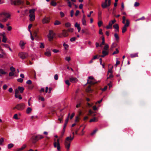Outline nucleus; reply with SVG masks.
<instances>
[{"mask_svg":"<svg viewBox=\"0 0 151 151\" xmlns=\"http://www.w3.org/2000/svg\"><path fill=\"white\" fill-rule=\"evenodd\" d=\"M72 134H73L72 137H71V136L67 137H66L64 145L67 151L69 150L71 142L73 139L74 138V132H73Z\"/></svg>","mask_w":151,"mask_h":151,"instance_id":"nucleus-1","label":"nucleus"},{"mask_svg":"<svg viewBox=\"0 0 151 151\" xmlns=\"http://www.w3.org/2000/svg\"><path fill=\"white\" fill-rule=\"evenodd\" d=\"M10 17V15L6 12H3L0 14V21L5 22Z\"/></svg>","mask_w":151,"mask_h":151,"instance_id":"nucleus-2","label":"nucleus"},{"mask_svg":"<svg viewBox=\"0 0 151 151\" xmlns=\"http://www.w3.org/2000/svg\"><path fill=\"white\" fill-rule=\"evenodd\" d=\"M25 107V105L24 103H22L17 104L13 108V109H17L18 110L22 111L23 110Z\"/></svg>","mask_w":151,"mask_h":151,"instance_id":"nucleus-3","label":"nucleus"},{"mask_svg":"<svg viewBox=\"0 0 151 151\" xmlns=\"http://www.w3.org/2000/svg\"><path fill=\"white\" fill-rule=\"evenodd\" d=\"M56 35L53 32V31L50 30L49 32V34L47 35L49 40L51 41L53 40V39Z\"/></svg>","mask_w":151,"mask_h":151,"instance_id":"nucleus-4","label":"nucleus"},{"mask_svg":"<svg viewBox=\"0 0 151 151\" xmlns=\"http://www.w3.org/2000/svg\"><path fill=\"white\" fill-rule=\"evenodd\" d=\"M111 4V0H105L104 2H103L101 6L102 8L105 9L110 6Z\"/></svg>","mask_w":151,"mask_h":151,"instance_id":"nucleus-5","label":"nucleus"},{"mask_svg":"<svg viewBox=\"0 0 151 151\" xmlns=\"http://www.w3.org/2000/svg\"><path fill=\"white\" fill-rule=\"evenodd\" d=\"M88 78L89 79L92 80L91 81H89L88 79L87 80V83L90 84V85H94L99 82V81H96L92 76H89Z\"/></svg>","mask_w":151,"mask_h":151,"instance_id":"nucleus-6","label":"nucleus"},{"mask_svg":"<svg viewBox=\"0 0 151 151\" xmlns=\"http://www.w3.org/2000/svg\"><path fill=\"white\" fill-rule=\"evenodd\" d=\"M43 138V137L42 135H37L35 136H33L31 138V139L32 143H35L38 140L42 139Z\"/></svg>","mask_w":151,"mask_h":151,"instance_id":"nucleus-7","label":"nucleus"},{"mask_svg":"<svg viewBox=\"0 0 151 151\" xmlns=\"http://www.w3.org/2000/svg\"><path fill=\"white\" fill-rule=\"evenodd\" d=\"M11 2L12 4L14 5H19L20 4L23 5L24 4V1L22 0H17V1L11 0Z\"/></svg>","mask_w":151,"mask_h":151,"instance_id":"nucleus-8","label":"nucleus"},{"mask_svg":"<svg viewBox=\"0 0 151 151\" xmlns=\"http://www.w3.org/2000/svg\"><path fill=\"white\" fill-rule=\"evenodd\" d=\"M55 142H54V146L55 148H57L58 150H60V149L59 140L58 139L56 141V139L54 140Z\"/></svg>","mask_w":151,"mask_h":151,"instance_id":"nucleus-9","label":"nucleus"},{"mask_svg":"<svg viewBox=\"0 0 151 151\" xmlns=\"http://www.w3.org/2000/svg\"><path fill=\"white\" fill-rule=\"evenodd\" d=\"M55 142H54V146L55 148H57L58 150H60V149L59 140L58 139L56 141V139L54 140Z\"/></svg>","mask_w":151,"mask_h":151,"instance_id":"nucleus-10","label":"nucleus"},{"mask_svg":"<svg viewBox=\"0 0 151 151\" xmlns=\"http://www.w3.org/2000/svg\"><path fill=\"white\" fill-rule=\"evenodd\" d=\"M18 55L20 58L24 59L28 57V54L26 52H19V53Z\"/></svg>","mask_w":151,"mask_h":151,"instance_id":"nucleus-11","label":"nucleus"},{"mask_svg":"<svg viewBox=\"0 0 151 151\" xmlns=\"http://www.w3.org/2000/svg\"><path fill=\"white\" fill-rule=\"evenodd\" d=\"M50 18L49 17H45L42 20V22L43 24L47 23L49 22Z\"/></svg>","mask_w":151,"mask_h":151,"instance_id":"nucleus-12","label":"nucleus"},{"mask_svg":"<svg viewBox=\"0 0 151 151\" xmlns=\"http://www.w3.org/2000/svg\"><path fill=\"white\" fill-rule=\"evenodd\" d=\"M78 80L76 78L71 77L69 78L70 81L72 83H75Z\"/></svg>","mask_w":151,"mask_h":151,"instance_id":"nucleus-13","label":"nucleus"},{"mask_svg":"<svg viewBox=\"0 0 151 151\" xmlns=\"http://www.w3.org/2000/svg\"><path fill=\"white\" fill-rule=\"evenodd\" d=\"M26 43L24 42L23 41L21 40L20 41L19 45L20 46L22 49H23V47L26 44Z\"/></svg>","mask_w":151,"mask_h":151,"instance_id":"nucleus-14","label":"nucleus"},{"mask_svg":"<svg viewBox=\"0 0 151 151\" xmlns=\"http://www.w3.org/2000/svg\"><path fill=\"white\" fill-rule=\"evenodd\" d=\"M67 31L65 29L63 31L62 33L64 37H66L68 35V34L67 33Z\"/></svg>","mask_w":151,"mask_h":151,"instance_id":"nucleus-15","label":"nucleus"},{"mask_svg":"<svg viewBox=\"0 0 151 151\" xmlns=\"http://www.w3.org/2000/svg\"><path fill=\"white\" fill-rule=\"evenodd\" d=\"M30 17V21H33L35 19V16L33 14H30L29 15Z\"/></svg>","mask_w":151,"mask_h":151,"instance_id":"nucleus-16","label":"nucleus"},{"mask_svg":"<svg viewBox=\"0 0 151 151\" xmlns=\"http://www.w3.org/2000/svg\"><path fill=\"white\" fill-rule=\"evenodd\" d=\"M45 54L47 56H50L51 55V53L50 51H49L48 49L46 50V52L45 53Z\"/></svg>","mask_w":151,"mask_h":151,"instance_id":"nucleus-17","label":"nucleus"},{"mask_svg":"<svg viewBox=\"0 0 151 151\" xmlns=\"http://www.w3.org/2000/svg\"><path fill=\"white\" fill-rule=\"evenodd\" d=\"M19 91L17 89H16L15 90V97L16 98H18V94Z\"/></svg>","mask_w":151,"mask_h":151,"instance_id":"nucleus-18","label":"nucleus"},{"mask_svg":"<svg viewBox=\"0 0 151 151\" xmlns=\"http://www.w3.org/2000/svg\"><path fill=\"white\" fill-rule=\"evenodd\" d=\"M7 72H6L4 71V70L0 69V76H1L2 75H5L6 74Z\"/></svg>","mask_w":151,"mask_h":151,"instance_id":"nucleus-19","label":"nucleus"},{"mask_svg":"<svg viewBox=\"0 0 151 151\" xmlns=\"http://www.w3.org/2000/svg\"><path fill=\"white\" fill-rule=\"evenodd\" d=\"M17 89L20 91V93H22L23 92L24 88L23 87L18 86Z\"/></svg>","mask_w":151,"mask_h":151,"instance_id":"nucleus-20","label":"nucleus"},{"mask_svg":"<svg viewBox=\"0 0 151 151\" xmlns=\"http://www.w3.org/2000/svg\"><path fill=\"white\" fill-rule=\"evenodd\" d=\"M86 91L87 92L90 93L93 91V90L91 88V86H89L86 89Z\"/></svg>","mask_w":151,"mask_h":151,"instance_id":"nucleus-21","label":"nucleus"},{"mask_svg":"<svg viewBox=\"0 0 151 151\" xmlns=\"http://www.w3.org/2000/svg\"><path fill=\"white\" fill-rule=\"evenodd\" d=\"M66 125L64 124V127H63V131L61 133V137H62L64 135V134L65 132V127H66Z\"/></svg>","mask_w":151,"mask_h":151,"instance_id":"nucleus-22","label":"nucleus"},{"mask_svg":"<svg viewBox=\"0 0 151 151\" xmlns=\"http://www.w3.org/2000/svg\"><path fill=\"white\" fill-rule=\"evenodd\" d=\"M26 147V145H24L21 148L18 149L17 150V151H21L24 149Z\"/></svg>","mask_w":151,"mask_h":151,"instance_id":"nucleus-23","label":"nucleus"},{"mask_svg":"<svg viewBox=\"0 0 151 151\" xmlns=\"http://www.w3.org/2000/svg\"><path fill=\"white\" fill-rule=\"evenodd\" d=\"M112 25L111 24V23L109 22L108 25L106 27V28L107 29H111L112 28Z\"/></svg>","mask_w":151,"mask_h":151,"instance_id":"nucleus-24","label":"nucleus"},{"mask_svg":"<svg viewBox=\"0 0 151 151\" xmlns=\"http://www.w3.org/2000/svg\"><path fill=\"white\" fill-rule=\"evenodd\" d=\"M114 37L116 39V40L117 41H118L119 39V37L118 34L116 33H115L114 34Z\"/></svg>","mask_w":151,"mask_h":151,"instance_id":"nucleus-25","label":"nucleus"},{"mask_svg":"<svg viewBox=\"0 0 151 151\" xmlns=\"http://www.w3.org/2000/svg\"><path fill=\"white\" fill-rule=\"evenodd\" d=\"M101 14H102V12L101 11L99 10V12H98V17L99 19H101Z\"/></svg>","mask_w":151,"mask_h":151,"instance_id":"nucleus-26","label":"nucleus"},{"mask_svg":"<svg viewBox=\"0 0 151 151\" xmlns=\"http://www.w3.org/2000/svg\"><path fill=\"white\" fill-rule=\"evenodd\" d=\"M32 111V109L30 107H28L26 110V112L27 114H29Z\"/></svg>","mask_w":151,"mask_h":151,"instance_id":"nucleus-27","label":"nucleus"},{"mask_svg":"<svg viewBox=\"0 0 151 151\" xmlns=\"http://www.w3.org/2000/svg\"><path fill=\"white\" fill-rule=\"evenodd\" d=\"M127 27L125 26V25H124V26L123 27L122 31V33H124L127 30Z\"/></svg>","mask_w":151,"mask_h":151,"instance_id":"nucleus-28","label":"nucleus"},{"mask_svg":"<svg viewBox=\"0 0 151 151\" xmlns=\"http://www.w3.org/2000/svg\"><path fill=\"white\" fill-rule=\"evenodd\" d=\"M98 120H97V119L96 117H94L93 118H92L90 119V120L89 121V122H96Z\"/></svg>","mask_w":151,"mask_h":151,"instance_id":"nucleus-29","label":"nucleus"},{"mask_svg":"<svg viewBox=\"0 0 151 151\" xmlns=\"http://www.w3.org/2000/svg\"><path fill=\"white\" fill-rule=\"evenodd\" d=\"M130 57L132 58H133L134 57H138V55L137 53H135L133 54H131L130 55Z\"/></svg>","mask_w":151,"mask_h":151,"instance_id":"nucleus-30","label":"nucleus"},{"mask_svg":"<svg viewBox=\"0 0 151 151\" xmlns=\"http://www.w3.org/2000/svg\"><path fill=\"white\" fill-rule=\"evenodd\" d=\"M50 110L52 114H54L56 112V110L53 108H50Z\"/></svg>","mask_w":151,"mask_h":151,"instance_id":"nucleus-31","label":"nucleus"},{"mask_svg":"<svg viewBox=\"0 0 151 151\" xmlns=\"http://www.w3.org/2000/svg\"><path fill=\"white\" fill-rule=\"evenodd\" d=\"M102 53L103 54H104V55H107L108 54V52L106 50H103L102 51Z\"/></svg>","mask_w":151,"mask_h":151,"instance_id":"nucleus-32","label":"nucleus"},{"mask_svg":"<svg viewBox=\"0 0 151 151\" xmlns=\"http://www.w3.org/2000/svg\"><path fill=\"white\" fill-rule=\"evenodd\" d=\"M6 40H7V39H6V37L4 35H3V39H2V42H5V43L6 42Z\"/></svg>","mask_w":151,"mask_h":151,"instance_id":"nucleus-33","label":"nucleus"},{"mask_svg":"<svg viewBox=\"0 0 151 151\" xmlns=\"http://www.w3.org/2000/svg\"><path fill=\"white\" fill-rule=\"evenodd\" d=\"M63 46L65 48V49L66 50L68 48L69 46L68 45L66 44L65 42H64L63 44Z\"/></svg>","mask_w":151,"mask_h":151,"instance_id":"nucleus-34","label":"nucleus"},{"mask_svg":"<svg viewBox=\"0 0 151 151\" xmlns=\"http://www.w3.org/2000/svg\"><path fill=\"white\" fill-rule=\"evenodd\" d=\"M82 24L83 25H86V19H82Z\"/></svg>","mask_w":151,"mask_h":151,"instance_id":"nucleus-35","label":"nucleus"},{"mask_svg":"<svg viewBox=\"0 0 151 151\" xmlns=\"http://www.w3.org/2000/svg\"><path fill=\"white\" fill-rule=\"evenodd\" d=\"M129 20L128 19H127L126 20V23L124 24V25H125V26H127V27H128L129 26Z\"/></svg>","mask_w":151,"mask_h":151,"instance_id":"nucleus-36","label":"nucleus"},{"mask_svg":"<svg viewBox=\"0 0 151 151\" xmlns=\"http://www.w3.org/2000/svg\"><path fill=\"white\" fill-rule=\"evenodd\" d=\"M60 24V22L58 20H56L54 23V24L55 25H58Z\"/></svg>","mask_w":151,"mask_h":151,"instance_id":"nucleus-37","label":"nucleus"},{"mask_svg":"<svg viewBox=\"0 0 151 151\" xmlns=\"http://www.w3.org/2000/svg\"><path fill=\"white\" fill-rule=\"evenodd\" d=\"M113 27L115 29H119V26L117 24H114L113 26Z\"/></svg>","mask_w":151,"mask_h":151,"instance_id":"nucleus-38","label":"nucleus"},{"mask_svg":"<svg viewBox=\"0 0 151 151\" xmlns=\"http://www.w3.org/2000/svg\"><path fill=\"white\" fill-rule=\"evenodd\" d=\"M51 4L52 6H55L57 5V3L54 1H51Z\"/></svg>","mask_w":151,"mask_h":151,"instance_id":"nucleus-39","label":"nucleus"},{"mask_svg":"<svg viewBox=\"0 0 151 151\" xmlns=\"http://www.w3.org/2000/svg\"><path fill=\"white\" fill-rule=\"evenodd\" d=\"M69 115H70V114H69L68 117L66 119V120L65 121V122L64 124V125H67V124L68 123V120H69Z\"/></svg>","mask_w":151,"mask_h":151,"instance_id":"nucleus-40","label":"nucleus"},{"mask_svg":"<svg viewBox=\"0 0 151 151\" xmlns=\"http://www.w3.org/2000/svg\"><path fill=\"white\" fill-rule=\"evenodd\" d=\"M13 146H14L13 144L11 143V144H9L8 145V148L9 149H10L11 148H12V147H13Z\"/></svg>","mask_w":151,"mask_h":151,"instance_id":"nucleus-41","label":"nucleus"},{"mask_svg":"<svg viewBox=\"0 0 151 151\" xmlns=\"http://www.w3.org/2000/svg\"><path fill=\"white\" fill-rule=\"evenodd\" d=\"M35 10L34 9H32L30 10L29 11V13L30 14H34L35 12Z\"/></svg>","mask_w":151,"mask_h":151,"instance_id":"nucleus-42","label":"nucleus"},{"mask_svg":"<svg viewBox=\"0 0 151 151\" xmlns=\"http://www.w3.org/2000/svg\"><path fill=\"white\" fill-rule=\"evenodd\" d=\"M109 47V45H108L106 44L104 46V49L105 50H108Z\"/></svg>","mask_w":151,"mask_h":151,"instance_id":"nucleus-43","label":"nucleus"},{"mask_svg":"<svg viewBox=\"0 0 151 151\" xmlns=\"http://www.w3.org/2000/svg\"><path fill=\"white\" fill-rule=\"evenodd\" d=\"M85 34L86 35H90L91 33L87 29H85Z\"/></svg>","mask_w":151,"mask_h":151,"instance_id":"nucleus-44","label":"nucleus"},{"mask_svg":"<svg viewBox=\"0 0 151 151\" xmlns=\"http://www.w3.org/2000/svg\"><path fill=\"white\" fill-rule=\"evenodd\" d=\"M10 70L11 72H14L15 71V68L13 66H12L10 68Z\"/></svg>","mask_w":151,"mask_h":151,"instance_id":"nucleus-45","label":"nucleus"},{"mask_svg":"<svg viewBox=\"0 0 151 151\" xmlns=\"http://www.w3.org/2000/svg\"><path fill=\"white\" fill-rule=\"evenodd\" d=\"M39 100H41L42 101H44L45 100V99L44 97L39 96L38 97Z\"/></svg>","mask_w":151,"mask_h":151,"instance_id":"nucleus-46","label":"nucleus"},{"mask_svg":"<svg viewBox=\"0 0 151 151\" xmlns=\"http://www.w3.org/2000/svg\"><path fill=\"white\" fill-rule=\"evenodd\" d=\"M65 25L67 27H69L71 26V24L69 22H67L65 23Z\"/></svg>","mask_w":151,"mask_h":151,"instance_id":"nucleus-47","label":"nucleus"},{"mask_svg":"<svg viewBox=\"0 0 151 151\" xmlns=\"http://www.w3.org/2000/svg\"><path fill=\"white\" fill-rule=\"evenodd\" d=\"M69 81H70L68 80H67L65 81V83L68 86H69L70 84Z\"/></svg>","mask_w":151,"mask_h":151,"instance_id":"nucleus-48","label":"nucleus"},{"mask_svg":"<svg viewBox=\"0 0 151 151\" xmlns=\"http://www.w3.org/2000/svg\"><path fill=\"white\" fill-rule=\"evenodd\" d=\"M119 52V51L118 49L116 48V51H114L113 53V55H115L117 54Z\"/></svg>","mask_w":151,"mask_h":151,"instance_id":"nucleus-49","label":"nucleus"},{"mask_svg":"<svg viewBox=\"0 0 151 151\" xmlns=\"http://www.w3.org/2000/svg\"><path fill=\"white\" fill-rule=\"evenodd\" d=\"M45 47V46L43 43L42 42L40 43V47L41 48H44Z\"/></svg>","mask_w":151,"mask_h":151,"instance_id":"nucleus-50","label":"nucleus"},{"mask_svg":"<svg viewBox=\"0 0 151 151\" xmlns=\"http://www.w3.org/2000/svg\"><path fill=\"white\" fill-rule=\"evenodd\" d=\"M103 23L101 21H99L98 23L99 27H100Z\"/></svg>","mask_w":151,"mask_h":151,"instance_id":"nucleus-51","label":"nucleus"},{"mask_svg":"<svg viewBox=\"0 0 151 151\" xmlns=\"http://www.w3.org/2000/svg\"><path fill=\"white\" fill-rule=\"evenodd\" d=\"M14 72H11L9 73V76H12L14 75Z\"/></svg>","mask_w":151,"mask_h":151,"instance_id":"nucleus-52","label":"nucleus"},{"mask_svg":"<svg viewBox=\"0 0 151 151\" xmlns=\"http://www.w3.org/2000/svg\"><path fill=\"white\" fill-rule=\"evenodd\" d=\"M68 32H73V29L72 28H70L67 30Z\"/></svg>","mask_w":151,"mask_h":151,"instance_id":"nucleus-53","label":"nucleus"},{"mask_svg":"<svg viewBox=\"0 0 151 151\" xmlns=\"http://www.w3.org/2000/svg\"><path fill=\"white\" fill-rule=\"evenodd\" d=\"M98 129H96L94 130L93 132H92L91 134V135H93L94 134H95L97 131Z\"/></svg>","mask_w":151,"mask_h":151,"instance_id":"nucleus-54","label":"nucleus"},{"mask_svg":"<svg viewBox=\"0 0 151 151\" xmlns=\"http://www.w3.org/2000/svg\"><path fill=\"white\" fill-rule=\"evenodd\" d=\"M4 139L3 138H1L0 139V145H1L3 142H4Z\"/></svg>","mask_w":151,"mask_h":151,"instance_id":"nucleus-55","label":"nucleus"},{"mask_svg":"<svg viewBox=\"0 0 151 151\" xmlns=\"http://www.w3.org/2000/svg\"><path fill=\"white\" fill-rule=\"evenodd\" d=\"M76 37H73L71 38L70 39V41H71V42H73V41H75L76 40Z\"/></svg>","mask_w":151,"mask_h":151,"instance_id":"nucleus-56","label":"nucleus"},{"mask_svg":"<svg viewBox=\"0 0 151 151\" xmlns=\"http://www.w3.org/2000/svg\"><path fill=\"white\" fill-rule=\"evenodd\" d=\"M32 24H29V25L28 26L29 30V32H30V33H31V31H30V29L31 28V27H32Z\"/></svg>","mask_w":151,"mask_h":151,"instance_id":"nucleus-57","label":"nucleus"},{"mask_svg":"<svg viewBox=\"0 0 151 151\" xmlns=\"http://www.w3.org/2000/svg\"><path fill=\"white\" fill-rule=\"evenodd\" d=\"M75 27L77 28H78V27H80V26L79 24H78V23L77 22L76 23L75 25Z\"/></svg>","mask_w":151,"mask_h":151,"instance_id":"nucleus-58","label":"nucleus"},{"mask_svg":"<svg viewBox=\"0 0 151 151\" xmlns=\"http://www.w3.org/2000/svg\"><path fill=\"white\" fill-rule=\"evenodd\" d=\"M116 20L115 19H114V20H112L110 22H109L111 23V24L113 25V24L116 22Z\"/></svg>","mask_w":151,"mask_h":151,"instance_id":"nucleus-59","label":"nucleus"},{"mask_svg":"<svg viewBox=\"0 0 151 151\" xmlns=\"http://www.w3.org/2000/svg\"><path fill=\"white\" fill-rule=\"evenodd\" d=\"M32 82L30 80H28L27 81L26 83L29 85H30L32 84Z\"/></svg>","mask_w":151,"mask_h":151,"instance_id":"nucleus-60","label":"nucleus"},{"mask_svg":"<svg viewBox=\"0 0 151 151\" xmlns=\"http://www.w3.org/2000/svg\"><path fill=\"white\" fill-rule=\"evenodd\" d=\"M122 23L123 24H125V21L126 20V17L125 16H124L122 17Z\"/></svg>","mask_w":151,"mask_h":151,"instance_id":"nucleus-61","label":"nucleus"},{"mask_svg":"<svg viewBox=\"0 0 151 151\" xmlns=\"http://www.w3.org/2000/svg\"><path fill=\"white\" fill-rule=\"evenodd\" d=\"M58 75L57 74L55 75L54 76L55 79L56 80H58Z\"/></svg>","mask_w":151,"mask_h":151,"instance_id":"nucleus-62","label":"nucleus"},{"mask_svg":"<svg viewBox=\"0 0 151 151\" xmlns=\"http://www.w3.org/2000/svg\"><path fill=\"white\" fill-rule=\"evenodd\" d=\"M13 118L15 119H18V115L17 114H15L13 117Z\"/></svg>","mask_w":151,"mask_h":151,"instance_id":"nucleus-63","label":"nucleus"},{"mask_svg":"<svg viewBox=\"0 0 151 151\" xmlns=\"http://www.w3.org/2000/svg\"><path fill=\"white\" fill-rule=\"evenodd\" d=\"M8 86L6 84L4 85L3 87V88L4 90H6Z\"/></svg>","mask_w":151,"mask_h":151,"instance_id":"nucleus-64","label":"nucleus"}]
</instances>
